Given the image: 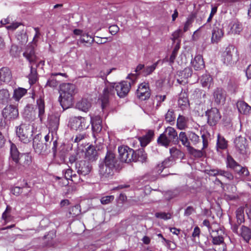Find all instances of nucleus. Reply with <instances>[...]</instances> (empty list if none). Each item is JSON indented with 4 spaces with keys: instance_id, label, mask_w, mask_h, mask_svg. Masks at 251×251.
Wrapping results in <instances>:
<instances>
[{
    "instance_id": "1",
    "label": "nucleus",
    "mask_w": 251,
    "mask_h": 251,
    "mask_svg": "<svg viewBox=\"0 0 251 251\" xmlns=\"http://www.w3.org/2000/svg\"><path fill=\"white\" fill-rule=\"evenodd\" d=\"M157 143L162 146L168 147L171 143H178V135L176 130L173 127H167L164 132L158 137Z\"/></svg>"
},
{
    "instance_id": "2",
    "label": "nucleus",
    "mask_w": 251,
    "mask_h": 251,
    "mask_svg": "<svg viewBox=\"0 0 251 251\" xmlns=\"http://www.w3.org/2000/svg\"><path fill=\"white\" fill-rule=\"evenodd\" d=\"M76 93L75 86L69 83H63L60 87L61 102L66 103L68 105L72 104L73 97Z\"/></svg>"
},
{
    "instance_id": "3",
    "label": "nucleus",
    "mask_w": 251,
    "mask_h": 251,
    "mask_svg": "<svg viewBox=\"0 0 251 251\" xmlns=\"http://www.w3.org/2000/svg\"><path fill=\"white\" fill-rule=\"evenodd\" d=\"M115 95L114 84L109 83L107 80L105 83V86L100 94L99 99L101 102V107L104 108L108 104L109 99Z\"/></svg>"
},
{
    "instance_id": "4",
    "label": "nucleus",
    "mask_w": 251,
    "mask_h": 251,
    "mask_svg": "<svg viewBox=\"0 0 251 251\" xmlns=\"http://www.w3.org/2000/svg\"><path fill=\"white\" fill-rule=\"evenodd\" d=\"M16 134L21 142L25 144L28 143L31 136L29 125L22 124L17 127Z\"/></svg>"
},
{
    "instance_id": "5",
    "label": "nucleus",
    "mask_w": 251,
    "mask_h": 251,
    "mask_svg": "<svg viewBox=\"0 0 251 251\" xmlns=\"http://www.w3.org/2000/svg\"><path fill=\"white\" fill-rule=\"evenodd\" d=\"M119 158L122 162L129 163L133 161L134 151L127 146H121L118 148Z\"/></svg>"
},
{
    "instance_id": "6",
    "label": "nucleus",
    "mask_w": 251,
    "mask_h": 251,
    "mask_svg": "<svg viewBox=\"0 0 251 251\" xmlns=\"http://www.w3.org/2000/svg\"><path fill=\"white\" fill-rule=\"evenodd\" d=\"M131 82L123 81L117 84H114V89L120 98H124L127 96L131 88Z\"/></svg>"
},
{
    "instance_id": "7",
    "label": "nucleus",
    "mask_w": 251,
    "mask_h": 251,
    "mask_svg": "<svg viewBox=\"0 0 251 251\" xmlns=\"http://www.w3.org/2000/svg\"><path fill=\"white\" fill-rule=\"evenodd\" d=\"M71 128L75 130H83L87 129L90 123L85 118L82 117H74L70 122Z\"/></svg>"
},
{
    "instance_id": "8",
    "label": "nucleus",
    "mask_w": 251,
    "mask_h": 251,
    "mask_svg": "<svg viewBox=\"0 0 251 251\" xmlns=\"http://www.w3.org/2000/svg\"><path fill=\"white\" fill-rule=\"evenodd\" d=\"M237 53V49L232 45H229L226 48L223 53V61L226 65H230L233 62V58Z\"/></svg>"
},
{
    "instance_id": "9",
    "label": "nucleus",
    "mask_w": 251,
    "mask_h": 251,
    "mask_svg": "<svg viewBox=\"0 0 251 251\" xmlns=\"http://www.w3.org/2000/svg\"><path fill=\"white\" fill-rule=\"evenodd\" d=\"M3 117L8 120H14L19 116V111L16 106L9 105L2 110Z\"/></svg>"
},
{
    "instance_id": "10",
    "label": "nucleus",
    "mask_w": 251,
    "mask_h": 251,
    "mask_svg": "<svg viewBox=\"0 0 251 251\" xmlns=\"http://www.w3.org/2000/svg\"><path fill=\"white\" fill-rule=\"evenodd\" d=\"M207 116L208 123L211 126H215L221 118L219 109L217 108H211L206 112Z\"/></svg>"
},
{
    "instance_id": "11",
    "label": "nucleus",
    "mask_w": 251,
    "mask_h": 251,
    "mask_svg": "<svg viewBox=\"0 0 251 251\" xmlns=\"http://www.w3.org/2000/svg\"><path fill=\"white\" fill-rule=\"evenodd\" d=\"M236 151L240 154H246L248 150V145L246 139L242 136H239L235 138L234 141Z\"/></svg>"
},
{
    "instance_id": "12",
    "label": "nucleus",
    "mask_w": 251,
    "mask_h": 251,
    "mask_svg": "<svg viewBox=\"0 0 251 251\" xmlns=\"http://www.w3.org/2000/svg\"><path fill=\"white\" fill-rule=\"evenodd\" d=\"M137 96L140 100H144L150 97L151 90L149 83L143 82L139 85L137 90Z\"/></svg>"
},
{
    "instance_id": "13",
    "label": "nucleus",
    "mask_w": 251,
    "mask_h": 251,
    "mask_svg": "<svg viewBox=\"0 0 251 251\" xmlns=\"http://www.w3.org/2000/svg\"><path fill=\"white\" fill-rule=\"evenodd\" d=\"M76 169L78 174L86 176L90 173L92 166L89 162L86 160H81L76 163Z\"/></svg>"
},
{
    "instance_id": "14",
    "label": "nucleus",
    "mask_w": 251,
    "mask_h": 251,
    "mask_svg": "<svg viewBox=\"0 0 251 251\" xmlns=\"http://www.w3.org/2000/svg\"><path fill=\"white\" fill-rule=\"evenodd\" d=\"M213 96L214 101L217 105H222L225 103L226 94L225 91L222 88H217L214 90Z\"/></svg>"
},
{
    "instance_id": "15",
    "label": "nucleus",
    "mask_w": 251,
    "mask_h": 251,
    "mask_svg": "<svg viewBox=\"0 0 251 251\" xmlns=\"http://www.w3.org/2000/svg\"><path fill=\"white\" fill-rule=\"evenodd\" d=\"M90 123L92 125L93 136L96 138V135L100 133L102 129L101 119L99 116H91Z\"/></svg>"
},
{
    "instance_id": "16",
    "label": "nucleus",
    "mask_w": 251,
    "mask_h": 251,
    "mask_svg": "<svg viewBox=\"0 0 251 251\" xmlns=\"http://www.w3.org/2000/svg\"><path fill=\"white\" fill-rule=\"evenodd\" d=\"M113 168L101 164L100 165L99 174L102 179L111 178L114 175Z\"/></svg>"
},
{
    "instance_id": "17",
    "label": "nucleus",
    "mask_w": 251,
    "mask_h": 251,
    "mask_svg": "<svg viewBox=\"0 0 251 251\" xmlns=\"http://www.w3.org/2000/svg\"><path fill=\"white\" fill-rule=\"evenodd\" d=\"M224 35V32L220 27L215 26L212 31L211 42L212 44H218L222 39Z\"/></svg>"
},
{
    "instance_id": "18",
    "label": "nucleus",
    "mask_w": 251,
    "mask_h": 251,
    "mask_svg": "<svg viewBox=\"0 0 251 251\" xmlns=\"http://www.w3.org/2000/svg\"><path fill=\"white\" fill-rule=\"evenodd\" d=\"M192 70L190 68H186L178 73V78L177 81L180 84L187 82V79L191 76Z\"/></svg>"
},
{
    "instance_id": "19",
    "label": "nucleus",
    "mask_w": 251,
    "mask_h": 251,
    "mask_svg": "<svg viewBox=\"0 0 251 251\" xmlns=\"http://www.w3.org/2000/svg\"><path fill=\"white\" fill-rule=\"evenodd\" d=\"M12 79V73L7 67L0 69V81L5 83L10 81Z\"/></svg>"
},
{
    "instance_id": "20",
    "label": "nucleus",
    "mask_w": 251,
    "mask_h": 251,
    "mask_svg": "<svg viewBox=\"0 0 251 251\" xmlns=\"http://www.w3.org/2000/svg\"><path fill=\"white\" fill-rule=\"evenodd\" d=\"M230 30L228 33L233 34H239L243 30L241 23L237 20L232 21L229 24Z\"/></svg>"
},
{
    "instance_id": "21",
    "label": "nucleus",
    "mask_w": 251,
    "mask_h": 251,
    "mask_svg": "<svg viewBox=\"0 0 251 251\" xmlns=\"http://www.w3.org/2000/svg\"><path fill=\"white\" fill-rule=\"evenodd\" d=\"M228 147V141L220 133L217 135L216 150L218 151L225 150Z\"/></svg>"
},
{
    "instance_id": "22",
    "label": "nucleus",
    "mask_w": 251,
    "mask_h": 251,
    "mask_svg": "<svg viewBox=\"0 0 251 251\" xmlns=\"http://www.w3.org/2000/svg\"><path fill=\"white\" fill-rule=\"evenodd\" d=\"M10 145V157L11 159L15 163V164H18L19 162V155L20 152L17 148V146L12 143L9 142Z\"/></svg>"
},
{
    "instance_id": "23",
    "label": "nucleus",
    "mask_w": 251,
    "mask_h": 251,
    "mask_svg": "<svg viewBox=\"0 0 251 251\" xmlns=\"http://www.w3.org/2000/svg\"><path fill=\"white\" fill-rule=\"evenodd\" d=\"M116 162L115 154L111 152H107L102 164L114 169Z\"/></svg>"
},
{
    "instance_id": "24",
    "label": "nucleus",
    "mask_w": 251,
    "mask_h": 251,
    "mask_svg": "<svg viewBox=\"0 0 251 251\" xmlns=\"http://www.w3.org/2000/svg\"><path fill=\"white\" fill-rule=\"evenodd\" d=\"M238 111L243 114L248 115L251 111V107L244 101H238L236 103Z\"/></svg>"
},
{
    "instance_id": "25",
    "label": "nucleus",
    "mask_w": 251,
    "mask_h": 251,
    "mask_svg": "<svg viewBox=\"0 0 251 251\" xmlns=\"http://www.w3.org/2000/svg\"><path fill=\"white\" fill-rule=\"evenodd\" d=\"M91 107V103L86 99H82L78 101L76 104V107L79 110L87 112Z\"/></svg>"
},
{
    "instance_id": "26",
    "label": "nucleus",
    "mask_w": 251,
    "mask_h": 251,
    "mask_svg": "<svg viewBox=\"0 0 251 251\" xmlns=\"http://www.w3.org/2000/svg\"><path fill=\"white\" fill-rule=\"evenodd\" d=\"M23 55L30 63L34 62L36 60L37 57L35 53L34 49L31 45L27 47Z\"/></svg>"
},
{
    "instance_id": "27",
    "label": "nucleus",
    "mask_w": 251,
    "mask_h": 251,
    "mask_svg": "<svg viewBox=\"0 0 251 251\" xmlns=\"http://www.w3.org/2000/svg\"><path fill=\"white\" fill-rule=\"evenodd\" d=\"M192 65L196 70H201L204 67V62L201 55H198L191 61Z\"/></svg>"
},
{
    "instance_id": "28",
    "label": "nucleus",
    "mask_w": 251,
    "mask_h": 251,
    "mask_svg": "<svg viewBox=\"0 0 251 251\" xmlns=\"http://www.w3.org/2000/svg\"><path fill=\"white\" fill-rule=\"evenodd\" d=\"M147 159V153L143 150H139L136 151H134L133 161L144 162L146 161Z\"/></svg>"
},
{
    "instance_id": "29",
    "label": "nucleus",
    "mask_w": 251,
    "mask_h": 251,
    "mask_svg": "<svg viewBox=\"0 0 251 251\" xmlns=\"http://www.w3.org/2000/svg\"><path fill=\"white\" fill-rule=\"evenodd\" d=\"M154 135L152 130H149L146 135L139 138V140L142 147L146 146L151 141Z\"/></svg>"
},
{
    "instance_id": "30",
    "label": "nucleus",
    "mask_w": 251,
    "mask_h": 251,
    "mask_svg": "<svg viewBox=\"0 0 251 251\" xmlns=\"http://www.w3.org/2000/svg\"><path fill=\"white\" fill-rule=\"evenodd\" d=\"M188 119L183 115H179L176 121L177 128L180 130H184L187 127Z\"/></svg>"
},
{
    "instance_id": "31",
    "label": "nucleus",
    "mask_w": 251,
    "mask_h": 251,
    "mask_svg": "<svg viewBox=\"0 0 251 251\" xmlns=\"http://www.w3.org/2000/svg\"><path fill=\"white\" fill-rule=\"evenodd\" d=\"M226 164L227 168H230L235 172L240 168V164L230 155H227L226 157Z\"/></svg>"
},
{
    "instance_id": "32",
    "label": "nucleus",
    "mask_w": 251,
    "mask_h": 251,
    "mask_svg": "<svg viewBox=\"0 0 251 251\" xmlns=\"http://www.w3.org/2000/svg\"><path fill=\"white\" fill-rule=\"evenodd\" d=\"M188 136V132L186 133L185 132L181 131L178 136V142L180 141L183 146L185 147L186 149L190 147V145Z\"/></svg>"
},
{
    "instance_id": "33",
    "label": "nucleus",
    "mask_w": 251,
    "mask_h": 251,
    "mask_svg": "<svg viewBox=\"0 0 251 251\" xmlns=\"http://www.w3.org/2000/svg\"><path fill=\"white\" fill-rule=\"evenodd\" d=\"M59 118L57 116H52L50 120L49 129L52 132H55L59 126Z\"/></svg>"
},
{
    "instance_id": "34",
    "label": "nucleus",
    "mask_w": 251,
    "mask_h": 251,
    "mask_svg": "<svg viewBox=\"0 0 251 251\" xmlns=\"http://www.w3.org/2000/svg\"><path fill=\"white\" fill-rule=\"evenodd\" d=\"M201 82L202 87L210 88L213 83V78L209 75L205 74L202 75Z\"/></svg>"
},
{
    "instance_id": "35",
    "label": "nucleus",
    "mask_w": 251,
    "mask_h": 251,
    "mask_svg": "<svg viewBox=\"0 0 251 251\" xmlns=\"http://www.w3.org/2000/svg\"><path fill=\"white\" fill-rule=\"evenodd\" d=\"M144 65L140 64H139L134 70L135 73H131L129 74L127 77V78L131 80L132 82L134 83V81L137 78V76L140 74V71L144 68Z\"/></svg>"
},
{
    "instance_id": "36",
    "label": "nucleus",
    "mask_w": 251,
    "mask_h": 251,
    "mask_svg": "<svg viewBox=\"0 0 251 251\" xmlns=\"http://www.w3.org/2000/svg\"><path fill=\"white\" fill-rule=\"evenodd\" d=\"M33 147L35 151L39 154L42 153L45 150L44 144L36 138L33 140Z\"/></svg>"
},
{
    "instance_id": "37",
    "label": "nucleus",
    "mask_w": 251,
    "mask_h": 251,
    "mask_svg": "<svg viewBox=\"0 0 251 251\" xmlns=\"http://www.w3.org/2000/svg\"><path fill=\"white\" fill-rule=\"evenodd\" d=\"M241 236L246 242H249L251 238V229L247 226H242Z\"/></svg>"
},
{
    "instance_id": "38",
    "label": "nucleus",
    "mask_w": 251,
    "mask_h": 251,
    "mask_svg": "<svg viewBox=\"0 0 251 251\" xmlns=\"http://www.w3.org/2000/svg\"><path fill=\"white\" fill-rule=\"evenodd\" d=\"M37 105L38 109V116L42 121L45 113V104L44 100L39 99L37 100Z\"/></svg>"
},
{
    "instance_id": "39",
    "label": "nucleus",
    "mask_w": 251,
    "mask_h": 251,
    "mask_svg": "<svg viewBox=\"0 0 251 251\" xmlns=\"http://www.w3.org/2000/svg\"><path fill=\"white\" fill-rule=\"evenodd\" d=\"M97 151L93 148H88L85 152V158L89 161H94L96 159Z\"/></svg>"
},
{
    "instance_id": "40",
    "label": "nucleus",
    "mask_w": 251,
    "mask_h": 251,
    "mask_svg": "<svg viewBox=\"0 0 251 251\" xmlns=\"http://www.w3.org/2000/svg\"><path fill=\"white\" fill-rule=\"evenodd\" d=\"M27 93V90L19 87L16 89L14 91L13 98L16 100H19Z\"/></svg>"
},
{
    "instance_id": "41",
    "label": "nucleus",
    "mask_w": 251,
    "mask_h": 251,
    "mask_svg": "<svg viewBox=\"0 0 251 251\" xmlns=\"http://www.w3.org/2000/svg\"><path fill=\"white\" fill-rule=\"evenodd\" d=\"M12 208L9 205H7L6 209L2 215V219L5 223L9 222L13 218L11 215Z\"/></svg>"
},
{
    "instance_id": "42",
    "label": "nucleus",
    "mask_w": 251,
    "mask_h": 251,
    "mask_svg": "<svg viewBox=\"0 0 251 251\" xmlns=\"http://www.w3.org/2000/svg\"><path fill=\"white\" fill-rule=\"evenodd\" d=\"M21 162L25 167L29 166L32 163V157L29 153H24L21 155Z\"/></svg>"
},
{
    "instance_id": "43",
    "label": "nucleus",
    "mask_w": 251,
    "mask_h": 251,
    "mask_svg": "<svg viewBox=\"0 0 251 251\" xmlns=\"http://www.w3.org/2000/svg\"><path fill=\"white\" fill-rule=\"evenodd\" d=\"M175 119L176 115L174 110L172 109L168 110L165 115L166 121L170 125H173L175 124Z\"/></svg>"
},
{
    "instance_id": "44",
    "label": "nucleus",
    "mask_w": 251,
    "mask_h": 251,
    "mask_svg": "<svg viewBox=\"0 0 251 251\" xmlns=\"http://www.w3.org/2000/svg\"><path fill=\"white\" fill-rule=\"evenodd\" d=\"M190 143L196 145L200 142V138L199 135L193 131H188V136Z\"/></svg>"
},
{
    "instance_id": "45",
    "label": "nucleus",
    "mask_w": 251,
    "mask_h": 251,
    "mask_svg": "<svg viewBox=\"0 0 251 251\" xmlns=\"http://www.w3.org/2000/svg\"><path fill=\"white\" fill-rule=\"evenodd\" d=\"M28 78L29 82L30 84L35 83L37 80L36 69L34 68L32 66H30V74L28 75Z\"/></svg>"
},
{
    "instance_id": "46",
    "label": "nucleus",
    "mask_w": 251,
    "mask_h": 251,
    "mask_svg": "<svg viewBox=\"0 0 251 251\" xmlns=\"http://www.w3.org/2000/svg\"><path fill=\"white\" fill-rule=\"evenodd\" d=\"M188 152L195 157L200 158L203 155V152L202 150H198L193 148L192 146L187 149Z\"/></svg>"
},
{
    "instance_id": "47",
    "label": "nucleus",
    "mask_w": 251,
    "mask_h": 251,
    "mask_svg": "<svg viewBox=\"0 0 251 251\" xmlns=\"http://www.w3.org/2000/svg\"><path fill=\"white\" fill-rule=\"evenodd\" d=\"M236 215L237 222L238 225H240L244 221V214L243 207H239L236 211Z\"/></svg>"
},
{
    "instance_id": "48",
    "label": "nucleus",
    "mask_w": 251,
    "mask_h": 251,
    "mask_svg": "<svg viewBox=\"0 0 251 251\" xmlns=\"http://www.w3.org/2000/svg\"><path fill=\"white\" fill-rule=\"evenodd\" d=\"M180 48V41L176 43V45L175 46L173 52L171 54V55L169 59V63L170 65H172L174 63L175 60L176 59V56L177 54V52L178 50Z\"/></svg>"
},
{
    "instance_id": "49",
    "label": "nucleus",
    "mask_w": 251,
    "mask_h": 251,
    "mask_svg": "<svg viewBox=\"0 0 251 251\" xmlns=\"http://www.w3.org/2000/svg\"><path fill=\"white\" fill-rule=\"evenodd\" d=\"M9 94L8 91L6 89H2L0 90V103H6L9 98Z\"/></svg>"
},
{
    "instance_id": "50",
    "label": "nucleus",
    "mask_w": 251,
    "mask_h": 251,
    "mask_svg": "<svg viewBox=\"0 0 251 251\" xmlns=\"http://www.w3.org/2000/svg\"><path fill=\"white\" fill-rule=\"evenodd\" d=\"M159 60H158L155 63L150 66H147L144 68L143 71V74L144 75L147 76L151 74L157 67Z\"/></svg>"
},
{
    "instance_id": "51",
    "label": "nucleus",
    "mask_w": 251,
    "mask_h": 251,
    "mask_svg": "<svg viewBox=\"0 0 251 251\" xmlns=\"http://www.w3.org/2000/svg\"><path fill=\"white\" fill-rule=\"evenodd\" d=\"M189 100L187 94L185 92H181L179 96L178 100V104L180 105H186L188 103Z\"/></svg>"
},
{
    "instance_id": "52",
    "label": "nucleus",
    "mask_w": 251,
    "mask_h": 251,
    "mask_svg": "<svg viewBox=\"0 0 251 251\" xmlns=\"http://www.w3.org/2000/svg\"><path fill=\"white\" fill-rule=\"evenodd\" d=\"M194 18L195 17L193 14H191L188 17L187 21H186L184 25L183 32H186L188 30L191 24L194 21Z\"/></svg>"
},
{
    "instance_id": "53",
    "label": "nucleus",
    "mask_w": 251,
    "mask_h": 251,
    "mask_svg": "<svg viewBox=\"0 0 251 251\" xmlns=\"http://www.w3.org/2000/svg\"><path fill=\"white\" fill-rule=\"evenodd\" d=\"M80 41L83 43H88L91 45L94 41V39L88 34H83L82 37L80 39Z\"/></svg>"
},
{
    "instance_id": "54",
    "label": "nucleus",
    "mask_w": 251,
    "mask_h": 251,
    "mask_svg": "<svg viewBox=\"0 0 251 251\" xmlns=\"http://www.w3.org/2000/svg\"><path fill=\"white\" fill-rule=\"evenodd\" d=\"M155 216L157 218L167 220L171 218L172 215L170 213L157 212L155 214Z\"/></svg>"
},
{
    "instance_id": "55",
    "label": "nucleus",
    "mask_w": 251,
    "mask_h": 251,
    "mask_svg": "<svg viewBox=\"0 0 251 251\" xmlns=\"http://www.w3.org/2000/svg\"><path fill=\"white\" fill-rule=\"evenodd\" d=\"M211 237L212 238V242L214 245H220L224 243V239L222 236L218 235L213 236L211 235Z\"/></svg>"
},
{
    "instance_id": "56",
    "label": "nucleus",
    "mask_w": 251,
    "mask_h": 251,
    "mask_svg": "<svg viewBox=\"0 0 251 251\" xmlns=\"http://www.w3.org/2000/svg\"><path fill=\"white\" fill-rule=\"evenodd\" d=\"M183 33V32L181 29H178L175 31L172 34V40L174 42H175L176 41L178 42L179 40L180 41V39L179 38L182 36Z\"/></svg>"
},
{
    "instance_id": "57",
    "label": "nucleus",
    "mask_w": 251,
    "mask_h": 251,
    "mask_svg": "<svg viewBox=\"0 0 251 251\" xmlns=\"http://www.w3.org/2000/svg\"><path fill=\"white\" fill-rule=\"evenodd\" d=\"M219 175L223 176L228 180H231L233 179V176L228 171H226L220 169Z\"/></svg>"
},
{
    "instance_id": "58",
    "label": "nucleus",
    "mask_w": 251,
    "mask_h": 251,
    "mask_svg": "<svg viewBox=\"0 0 251 251\" xmlns=\"http://www.w3.org/2000/svg\"><path fill=\"white\" fill-rule=\"evenodd\" d=\"M114 197L113 196H107L103 197L100 199V202L102 204H107L113 201Z\"/></svg>"
},
{
    "instance_id": "59",
    "label": "nucleus",
    "mask_w": 251,
    "mask_h": 251,
    "mask_svg": "<svg viewBox=\"0 0 251 251\" xmlns=\"http://www.w3.org/2000/svg\"><path fill=\"white\" fill-rule=\"evenodd\" d=\"M240 175H243L244 176H248L249 172L247 169L245 167H243L240 165V168H238L235 171Z\"/></svg>"
},
{
    "instance_id": "60",
    "label": "nucleus",
    "mask_w": 251,
    "mask_h": 251,
    "mask_svg": "<svg viewBox=\"0 0 251 251\" xmlns=\"http://www.w3.org/2000/svg\"><path fill=\"white\" fill-rule=\"evenodd\" d=\"M57 81L55 79L52 77V75L51 77L48 80L46 84L47 86H49L52 88L56 87L57 86Z\"/></svg>"
},
{
    "instance_id": "61",
    "label": "nucleus",
    "mask_w": 251,
    "mask_h": 251,
    "mask_svg": "<svg viewBox=\"0 0 251 251\" xmlns=\"http://www.w3.org/2000/svg\"><path fill=\"white\" fill-rule=\"evenodd\" d=\"M25 187H15L12 190V193L16 196H18L20 194L23 192V190L25 189Z\"/></svg>"
},
{
    "instance_id": "62",
    "label": "nucleus",
    "mask_w": 251,
    "mask_h": 251,
    "mask_svg": "<svg viewBox=\"0 0 251 251\" xmlns=\"http://www.w3.org/2000/svg\"><path fill=\"white\" fill-rule=\"evenodd\" d=\"M87 137V134L85 133H81L78 134L76 135L74 142L75 143H79L82 140Z\"/></svg>"
},
{
    "instance_id": "63",
    "label": "nucleus",
    "mask_w": 251,
    "mask_h": 251,
    "mask_svg": "<svg viewBox=\"0 0 251 251\" xmlns=\"http://www.w3.org/2000/svg\"><path fill=\"white\" fill-rule=\"evenodd\" d=\"M22 24L21 23L15 22L6 26V27L8 30L13 31L17 29Z\"/></svg>"
},
{
    "instance_id": "64",
    "label": "nucleus",
    "mask_w": 251,
    "mask_h": 251,
    "mask_svg": "<svg viewBox=\"0 0 251 251\" xmlns=\"http://www.w3.org/2000/svg\"><path fill=\"white\" fill-rule=\"evenodd\" d=\"M194 212H195V208L193 206H189L185 209L184 215L185 216H189Z\"/></svg>"
}]
</instances>
